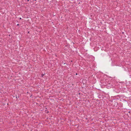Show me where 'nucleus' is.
<instances>
[{
  "label": "nucleus",
  "mask_w": 131,
  "mask_h": 131,
  "mask_svg": "<svg viewBox=\"0 0 131 131\" xmlns=\"http://www.w3.org/2000/svg\"><path fill=\"white\" fill-rule=\"evenodd\" d=\"M44 74H41V76L42 77H43L44 75Z\"/></svg>",
  "instance_id": "f257e3e1"
},
{
  "label": "nucleus",
  "mask_w": 131,
  "mask_h": 131,
  "mask_svg": "<svg viewBox=\"0 0 131 131\" xmlns=\"http://www.w3.org/2000/svg\"><path fill=\"white\" fill-rule=\"evenodd\" d=\"M17 25L18 26H19V24H17Z\"/></svg>",
  "instance_id": "f03ea898"
},
{
  "label": "nucleus",
  "mask_w": 131,
  "mask_h": 131,
  "mask_svg": "<svg viewBox=\"0 0 131 131\" xmlns=\"http://www.w3.org/2000/svg\"><path fill=\"white\" fill-rule=\"evenodd\" d=\"M21 19V18H19V19L20 20Z\"/></svg>",
  "instance_id": "7ed1b4c3"
},
{
  "label": "nucleus",
  "mask_w": 131,
  "mask_h": 131,
  "mask_svg": "<svg viewBox=\"0 0 131 131\" xmlns=\"http://www.w3.org/2000/svg\"><path fill=\"white\" fill-rule=\"evenodd\" d=\"M114 103H115V104H116V102H115Z\"/></svg>",
  "instance_id": "20e7f679"
},
{
  "label": "nucleus",
  "mask_w": 131,
  "mask_h": 131,
  "mask_svg": "<svg viewBox=\"0 0 131 131\" xmlns=\"http://www.w3.org/2000/svg\"><path fill=\"white\" fill-rule=\"evenodd\" d=\"M75 74H76V75H77L78 74H77V73H76Z\"/></svg>",
  "instance_id": "39448f33"
},
{
  "label": "nucleus",
  "mask_w": 131,
  "mask_h": 131,
  "mask_svg": "<svg viewBox=\"0 0 131 131\" xmlns=\"http://www.w3.org/2000/svg\"><path fill=\"white\" fill-rule=\"evenodd\" d=\"M29 33V31H28V33Z\"/></svg>",
  "instance_id": "423d86ee"
},
{
  "label": "nucleus",
  "mask_w": 131,
  "mask_h": 131,
  "mask_svg": "<svg viewBox=\"0 0 131 131\" xmlns=\"http://www.w3.org/2000/svg\"><path fill=\"white\" fill-rule=\"evenodd\" d=\"M29 1V0H27V1L28 2Z\"/></svg>",
  "instance_id": "0eeeda50"
},
{
  "label": "nucleus",
  "mask_w": 131,
  "mask_h": 131,
  "mask_svg": "<svg viewBox=\"0 0 131 131\" xmlns=\"http://www.w3.org/2000/svg\"><path fill=\"white\" fill-rule=\"evenodd\" d=\"M35 1H36V0H35Z\"/></svg>",
  "instance_id": "6e6552de"
}]
</instances>
